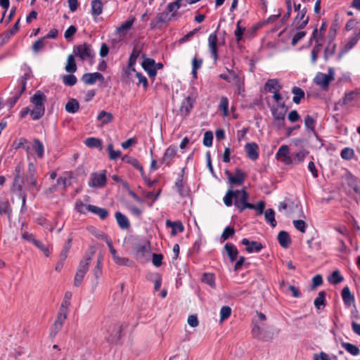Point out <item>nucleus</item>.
Here are the masks:
<instances>
[{"instance_id":"obj_1","label":"nucleus","mask_w":360,"mask_h":360,"mask_svg":"<svg viewBox=\"0 0 360 360\" xmlns=\"http://www.w3.org/2000/svg\"><path fill=\"white\" fill-rule=\"evenodd\" d=\"M24 163L18 162L13 172V181L11 190L18 194L30 192L35 195L41 188V186L38 184L36 167L30 162L26 172H24Z\"/></svg>"},{"instance_id":"obj_2","label":"nucleus","mask_w":360,"mask_h":360,"mask_svg":"<svg viewBox=\"0 0 360 360\" xmlns=\"http://www.w3.org/2000/svg\"><path fill=\"white\" fill-rule=\"evenodd\" d=\"M249 199V194L244 190H231L227 191L225 196L223 198L225 205L230 207L233 205V200H234L235 207L239 210L240 212H243L248 207H244L246 204H249L248 202Z\"/></svg>"},{"instance_id":"obj_3","label":"nucleus","mask_w":360,"mask_h":360,"mask_svg":"<svg viewBox=\"0 0 360 360\" xmlns=\"http://www.w3.org/2000/svg\"><path fill=\"white\" fill-rule=\"evenodd\" d=\"M32 77V70L30 68L25 69L24 74L18 81V87L15 89L14 95L8 98L6 101L10 108H12L18 102L21 95L26 89L27 81Z\"/></svg>"},{"instance_id":"obj_4","label":"nucleus","mask_w":360,"mask_h":360,"mask_svg":"<svg viewBox=\"0 0 360 360\" xmlns=\"http://www.w3.org/2000/svg\"><path fill=\"white\" fill-rule=\"evenodd\" d=\"M46 101V96L40 91H36L30 98V102L34 105L31 112V117L33 120H38L44 115Z\"/></svg>"},{"instance_id":"obj_5","label":"nucleus","mask_w":360,"mask_h":360,"mask_svg":"<svg viewBox=\"0 0 360 360\" xmlns=\"http://www.w3.org/2000/svg\"><path fill=\"white\" fill-rule=\"evenodd\" d=\"M68 309H65V306H60L56 319L51 328V336L55 337L56 334L61 330L65 321L68 317Z\"/></svg>"},{"instance_id":"obj_6","label":"nucleus","mask_w":360,"mask_h":360,"mask_svg":"<svg viewBox=\"0 0 360 360\" xmlns=\"http://www.w3.org/2000/svg\"><path fill=\"white\" fill-rule=\"evenodd\" d=\"M128 327L126 322L115 323L110 326L111 330L107 341L111 344L117 343L123 335L122 332Z\"/></svg>"},{"instance_id":"obj_7","label":"nucleus","mask_w":360,"mask_h":360,"mask_svg":"<svg viewBox=\"0 0 360 360\" xmlns=\"http://www.w3.org/2000/svg\"><path fill=\"white\" fill-rule=\"evenodd\" d=\"M73 53L82 60L92 58L94 56V50L89 44L84 43L74 46Z\"/></svg>"},{"instance_id":"obj_8","label":"nucleus","mask_w":360,"mask_h":360,"mask_svg":"<svg viewBox=\"0 0 360 360\" xmlns=\"http://www.w3.org/2000/svg\"><path fill=\"white\" fill-rule=\"evenodd\" d=\"M269 326L263 325L262 326L257 324L254 325L252 328V334L254 338L262 340L263 341H267L273 338V333L268 330Z\"/></svg>"},{"instance_id":"obj_9","label":"nucleus","mask_w":360,"mask_h":360,"mask_svg":"<svg viewBox=\"0 0 360 360\" xmlns=\"http://www.w3.org/2000/svg\"><path fill=\"white\" fill-rule=\"evenodd\" d=\"M333 69H329V74L318 72L314 79V83L320 86L322 89H326L328 86L329 84L333 80Z\"/></svg>"},{"instance_id":"obj_10","label":"nucleus","mask_w":360,"mask_h":360,"mask_svg":"<svg viewBox=\"0 0 360 360\" xmlns=\"http://www.w3.org/2000/svg\"><path fill=\"white\" fill-rule=\"evenodd\" d=\"M107 182L106 170L101 172H94L91 175V181L89 186L91 187H104Z\"/></svg>"},{"instance_id":"obj_11","label":"nucleus","mask_w":360,"mask_h":360,"mask_svg":"<svg viewBox=\"0 0 360 360\" xmlns=\"http://www.w3.org/2000/svg\"><path fill=\"white\" fill-rule=\"evenodd\" d=\"M226 174L228 176L230 184L232 185L241 186L247 176L246 174L238 168L236 169L234 175H232L229 171H226Z\"/></svg>"},{"instance_id":"obj_12","label":"nucleus","mask_w":360,"mask_h":360,"mask_svg":"<svg viewBox=\"0 0 360 360\" xmlns=\"http://www.w3.org/2000/svg\"><path fill=\"white\" fill-rule=\"evenodd\" d=\"M195 99L188 96L181 103L179 108V115L184 118L188 117L194 107Z\"/></svg>"},{"instance_id":"obj_13","label":"nucleus","mask_w":360,"mask_h":360,"mask_svg":"<svg viewBox=\"0 0 360 360\" xmlns=\"http://www.w3.org/2000/svg\"><path fill=\"white\" fill-rule=\"evenodd\" d=\"M217 32L210 34L208 37V46L211 56L216 61L218 59V45Z\"/></svg>"},{"instance_id":"obj_14","label":"nucleus","mask_w":360,"mask_h":360,"mask_svg":"<svg viewBox=\"0 0 360 360\" xmlns=\"http://www.w3.org/2000/svg\"><path fill=\"white\" fill-rule=\"evenodd\" d=\"M345 184L355 193L360 194V181L354 176L350 172L344 176Z\"/></svg>"},{"instance_id":"obj_15","label":"nucleus","mask_w":360,"mask_h":360,"mask_svg":"<svg viewBox=\"0 0 360 360\" xmlns=\"http://www.w3.org/2000/svg\"><path fill=\"white\" fill-rule=\"evenodd\" d=\"M241 244L245 245V250L248 253L259 252L263 248V245L257 241H250L248 238H243Z\"/></svg>"},{"instance_id":"obj_16","label":"nucleus","mask_w":360,"mask_h":360,"mask_svg":"<svg viewBox=\"0 0 360 360\" xmlns=\"http://www.w3.org/2000/svg\"><path fill=\"white\" fill-rule=\"evenodd\" d=\"M107 245L109 248L110 252L112 255L114 262L118 265L129 266L128 262L129 259L126 257H120L118 256L117 251L113 247L111 240H107Z\"/></svg>"},{"instance_id":"obj_17","label":"nucleus","mask_w":360,"mask_h":360,"mask_svg":"<svg viewBox=\"0 0 360 360\" xmlns=\"http://www.w3.org/2000/svg\"><path fill=\"white\" fill-rule=\"evenodd\" d=\"M177 153V147L176 146H169L164 153L161 159V163L167 166L171 165V160L174 158Z\"/></svg>"},{"instance_id":"obj_18","label":"nucleus","mask_w":360,"mask_h":360,"mask_svg":"<svg viewBox=\"0 0 360 360\" xmlns=\"http://www.w3.org/2000/svg\"><path fill=\"white\" fill-rule=\"evenodd\" d=\"M135 256L137 259H143L145 257L146 253H148L150 250V245L148 241H143L138 245H136L134 248Z\"/></svg>"},{"instance_id":"obj_19","label":"nucleus","mask_w":360,"mask_h":360,"mask_svg":"<svg viewBox=\"0 0 360 360\" xmlns=\"http://www.w3.org/2000/svg\"><path fill=\"white\" fill-rule=\"evenodd\" d=\"M247 156L252 161H255L259 158V146L256 143H247L245 146Z\"/></svg>"},{"instance_id":"obj_20","label":"nucleus","mask_w":360,"mask_h":360,"mask_svg":"<svg viewBox=\"0 0 360 360\" xmlns=\"http://www.w3.org/2000/svg\"><path fill=\"white\" fill-rule=\"evenodd\" d=\"M276 156L278 159H281V160L286 165H291L289 147L287 145L281 146L276 154Z\"/></svg>"},{"instance_id":"obj_21","label":"nucleus","mask_w":360,"mask_h":360,"mask_svg":"<svg viewBox=\"0 0 360 360\" xmlns=\"http://www.w3.org/2000/svg\"><path fill=\"white\" fill-rule=\"evenodd\" d=\"M229 74L232 76V80L234 85L237 87V93L241 95L244 91V78L241 77L239 75L236 74L233 70H228Z\"/></svg>"},{"instance_id":"obj_22","label":"nucleus","mask_w":360,"mask_h":360,"mask_svg":"<svg viewBox=\"0 0 360 360\" xmlns=\"http://www.w3.org/2000/svg\"><path fill=\"white\" fill-rule=\"evenodd\" d=\"M172 16L169 15L167 12L164 11L158 14L155 20H152L150 23V28L155 29L158 27V23L164 22L167 23L172 20Z\"/></svg>"},{"instance_id":"obj_23","label":"nucleus","mask_w":360,"mask_h":360,"mask_svg":"<svg viewBox=\"0 0 360 360\" xmlns=\"http://www.w3.org/2000/svg\"><path fill=\"white\" fill-rule=\"evenodd\" d=\"M86 210L98 216L101 220L105 219L109 215V212L106 209L96 205H87Z\"/></svg>"},{"instance_id":"obj_24","label":"nucleus","mask_w":360,"mask_h":360,"mask_svg":"<svg viewBox=\"0 0 360 360\" xmlns=\"http://www.w3.org/2000/svg\"><path fill=\"white\" fill-rule=\"evenodd\" d=\"M264 90L269 92L274 93V91H280L282 89V86L279 84L277 79H269L264 84Z\"/></svg>"},{"instance_id":"obj_25","label":"nucleus","mask_w":360,"mask_h":360,"mask_svg":"<svg viewBox=\"0 0 360 360\" xmlns=\"http://www.w3.org/2000/svg\"><path fill=\"white\" fill-rule=\"evenodd\" d=\"M184 177V169H182L181 174H179L178 178L175 182V186L176 188L177 192L181 197H186L188 195V191L185 188L184 186L183 181Z\"/></svg>"},{"instance_id":"obj_26","label":"nucleus","mask_w":360,"mask_h":360,"mask_svg":"<svg viewBox=\"0 0 360 360\" xmlns=\"http://www.w3.org/2000/svg\"><path fill=\"white\" fill-rule=\"evenodd\" d=\"M230 261L231 262H235L238 255V251L236 245L233 243H227L224 247Z\"/></svg>"},{"instance_id":"obj_27","label":"nucleus","mask_w":360,"mask_h":360,"mask_svg":"<svg viewBox=\"0 0 360 360\" xmlns=\"http://www.w3.org/2000/svg\"><path fill=\"white\" fill-rule=\"evenodd\" d=\"M122 160L133 166L141 172V176H143V168L136 158L125 155L122 158Z\"/></svg>"},{"instance_id":"obj_28","label":"nucleus","mask_w":360,"mask_h":360,"mask_svg":"<svg viewBox=\"0 0 360 360\" xmlns=\"http://www.w3.org/2000/svg\"><path fill=\"white\" fill-rule=\"evenodd\" d=\"M166 226L172 228L171 234L175 236L177 233H182L184 231V226L181 221H172L170 220L166 221Z\"/></svg>"},{"instance_id":"obj_29","label":"nucleus","mask_w":360,"mask_h":360,"mask_svg":"<svg viewBox=\"0 0 360 360\" xmlns=\"http://www.w3.org/2000/svg\"><path fill=\"white\" fill-rule=\"evenodd\" d=\"M115 217L120 229H128L130 227V222L124 214L120 212H117Z\"/></svg>"},{"instance_id":"obj_30","label":"nucleus","mask_w":360,"mask_h":360,"mask_svg":"<svg viewBox=\"0 0 360 360\" xmlns=\"http://www.w3.org/2000/svg\"><path fill=\"white\" fill-rule=\"evenodd\" d=\"M277 239L281 246L284 248H288L291 243L290 235L285 231H281L278 233Z\"/></svg>"},{"instance_id":"obj_31","label":"nucleus","mask_w":360,"mask_h":360,"mask_svg":"<svg viewBox=\"0 0 360 360\" xmlns=\"http://www.w3.org/2000/svg\"><path fill=\"white\" fill-rule=\"evenodd\" d=\"M342 297L344 304L347 307H350L352 304L354 302V297L351 293L349 288L348 286H345L343 288L342 290Z\"/></svg>"},{"instance_id":"obj_32","label":"nucleus","mask_w":360,"mask_h":360,"mask_svg":"<svg viewBox=\"0 0 360 360\" xmlns=\"http://www.w3.org/2000/svg\"><path fill=\"white\" fill-rule=\"evenodd\" d=\"M308 154H309V151L305 149H302V150H300L299 152L293 154V157L290 158L291 165L292 164L297 165V164L301 163L302 162L304 161L305 157Z\"/></svg>"},{"instance_id":"obj_33","label":"nucleus","mask_w":360,"mask_h":360,"mask_svg":"<svg viewBox=\"0 0 360 360\" xmlns=\"http://www.w3.org/2000/svg\"><path fill=\"white\" fill-rule=\"evenodd\" d=\"M91 15L97 17L103 12V4L101 0H93L91 4Z\"/></svg>"},{"instance_id":"obj_34","label":"nucleus","mask_w":360,"mask_h":360,"mask_svg":"<svg viewBox=\"0 0 360 360\" xmlns=\"http://www.w3.org/2000/svg\"><path fill=\"white\" fill-rule=\"evenodd\" d=\"M359 94L356 91H349L345 94V96L338 101V105H345L351 103Z\"/></svg>"},{"instance_id":"obj_35","label":"nucleus","mask_w":360,"mask_h":360,"mask_svg":"<svg viewBox=\"0 0 360 360\" xmlns=\"http://www.w3.org/2000/svg\"><path fill=\"white\" fill-rule=\"evenodd\" d=\"M93 254H94V252H91L89 254H86L84 256V259L80 261L77 269L83 270L84 271H85L86 273L89 270V266L91 263V261L92 259Z\"/></svg>"},{"instance_id":"obj_36","label":"nucleus","mask_w":360,"mask_h":360,"mask_svg":"<svg viewBox=\"0 0 360 360\" xmlns=\"http://www.w3.org/2000/svg\"><path fill=\"white\" fill-rule=\"evenodd\" d=\"M326 293L324 291H320L318 297L314 300V304L317 309L323 308L326 305Z\"/></svg>"},{"instance_id":"obj_37","label":"nucleus","mask_w":360,"mask_h":360,"mask_svg":"<svg viewBox=\"0 0 360 360\" xmlns=\"http://www.w3.org/2000/svg\"><path fill=\"white\" fill-rule=\"evenodd\" d=\"M32 149L34 150L39 158H42L44 157V147L40 140L37 139L34 140Z\"/></svg>"},{"instance_id":"obj_38","label":"nucleus","mask_w":360,"mask_h":360,"mask_svg":"<svg viewBox=\"0 0 360 360\" xmlns=\"http://www.w3.org/2000/svg\"><path fill=\"white\" fill-rule=\"evenodd\" d=\"M79 109V103L75 98H71L65 105V110L70 113H75Z\"/></svg>"},{"instance_id":"obj_39","label":"nucleus","mask_w":360,"mask_h":360,"mask_svg":"<svg viewBox=\"0 0 360 360\" xmlns=\"http://www.w3.org/2000/svg\"><path fill=\"white\" fill-rule=\"evenodd\" d=\"M85 145L91 148H101L102 141L98 138L89 137L85 139Z\"/></svg>"},{"instance_id":"obj_40","label":"nucleus","mask_w":360,"mask_h":360,"mask_svg":"<svg viewBox=\"0 0 360 360\" xmlns=\"http://www.w3.org/2000/svg\"><path fill=\"white\" fill-rule=\"evenodd\" d=\"M304 126L307 132L311 133L315 131L316 120L312 116L307 115L304 117Z\"/></svg>"},{"instance_id":"obj_41","label":"nucleus","mask_w":360,"mask_h":360,"mask_svg":"<svg viewBox=\"0 0 360 360\" xmlns=\"http://www.w3.org/2000/svg\"><path fill=\"white\" fill-rule=\"evenodd\" d=\"M97 120L101 121L102 124L104 125L111 122L113 120V116L112 113L102 110L98 115Z\"/></svg>"},{"instance_id":"obj_42","label":"nucleus","mask_w":360,"mask_h":360,"mask_svg":"<svg viewBox=\"0 0 360 360\" xmlns=\"http://www.w3.org/2000/svg\"><path fill=\"white\" fill-rule=\"evenodd\" d=\"M292 93L294 94L292 101L296 104H299L301 100L304 98V91L298 86H294L292 89Z\"/></svg>"},{"instance_id":"obj_43","label":"nucleus","mask_w":360,"mask_h":360,"mask_svg":"<svg viewBox=\"0 0 360 360\" xmlns=\"http://www.w3.org/2000/svg\"><path fill=\"white\" fill-rule=\"evenodd\" d=\"M341 345L347 352L353 356H357L360 354L359 348L355 345L343 342L341 343Z\"/></svg>"},{"instance_id":"obj_44","label":"nucleus","mask_w":360,"mask_h":360,"mask_svg":"<svg viewBox=\"0 0 360 360\" xmlns=\"http://www.w3.org/2000/svg\"><path fill=\"white\" fill-rule=\"evenodd\" d=\"M65 69L69 73H73L77 71V67L73 55L68 56Z\"/></svg>"},{"instance_id":"obj_45","label":"nucleus","mask_w":360,"mask_h":360,"mask_svg":"<svg viewBox=\"0 0 360 360\" xmlns=\"http://www.w3.org/2000/svg\"><path fill=\"white\" fill-rule=\"evenodd\" d=\"M359 39L360 38L356 34L352 37L342 48L340 55L344 54L352 49L356 44Z\"/></svg>"},{"instance_id":"obj_46","label":"nucleus","mask_w":360,"mask_h":360,"mask_svg":"<svg viewBox=\"0 0 360 360\" xmlns=\"http://www.w3.org/2000/svg\"><path fill=\"white\" fill-rule=\"evenodd\" d=\"M244 207H248V209L250 210H255L257 212V214L261 215L263 214L265 208V202L260 200L256 205L252 203L246 204Z\"/></svg>"},{"instance_id":"obj_47","label":"nucleus","mask_w":360,"mask_h":360,"mask_svg":"<svg viewBox=\"0 0 360 360\" xmlns=\"http://www.w3.org/2000/svg\"><path fill=\"white\" fill-rule=\"evenodd\" d=\"M71 243H72V238H69L64 245L60 255H59V259L62 262H65L66 258L68 257V252H70V248H71Z\"/></svg>"},{"instance_id":"obj_48","label":"nucleus","mask_w":360,"mask_h":360,"mask_svg":"<svg viewBox=\"0 0 360 360\" xmlns=\"http://www.w3.org/2000/svg\"><path fill=\"white\" fill-rule=\"evenodd\" d=\"M265 220L269 223L272 227H275L277 224L275 220V212L273 209H268L264 213Z\"/></svg>"},{"instance_id":"obj_49","label":"nucleus","mask_w":360,"mask_h":360,"mask_svg":"<svg viewBox=\"0 0 360 360\" xmlns=\"http://www.w3.org/2000/svg\"><path fill=\"white\" fill-rule=\"evenodd\" d=\"M134 20H135L134 18H133L132 19H129V20H127L126 22H124V23H122L120 26L117 27L116 32L117 34H120V37L124 36V34H122V32L124 30H128L131 28L132 25L134 22Z\"/></svg>"},{"instance_id":"obj_50","label":"nucleus","mask_w":360,"mask_h":360,"mask_svg":"<svg viewBox=\"0 0 360 360\" xmlns=\"http://www.w3.org/2000/svg\"><path fill=\"white\" fill-rule=\"evenodd\" d=\"M202 281L212 288H215V277L214 274L204 273L202 276Z\"/></svg>"},{"instance_id":"obj_51","label":"nucleus","mask_w":360,"mask_h":360,"mask_svg":"<svg viewBox=\"0 0 360 360\" xmlns=\"http://www.w3.org/2000/svg\"><path fill=\"white\" fill-rule=\"evenodd\" d=\"M63 82L65 85L68 86H72L76 84L77 82V77L72 73L68 75H64L62 77Z\"/></svg>"},{"instance_id":"obj_52","label":"nucleus","mask_w":360,"mask_h":360,"mask_svg":"<svg viewBox=\"0 0 360 360\" xmlns=\"http://www.w3.org/2000/svg\"><path fill=\"white\" fill-rule=\"evenodd\" d=\"M343 280L344 278L340 275L338 270L334 271L328 278V281L333 285H337L341 283Z\"/></svg>"},{"instance_id":"obj_53","label":"nucleus","mask_w":360,"mask_h":360,"mask_svg":"<svg viewBox=\"0 0 360 360\" xmlns=\"http://www.w3.org/2000/svg\"><path fill=\"white\" fill-rule=\"evenodd\" d=\"M235 233V229L233 226H227L224 229L222 234L221 235V242H224L229 238L232 237Z\"/></svg>"},{"instance_id":"obj_54","label":"nucleus","mask_w":360,"mask_h":360,"mask_svg":"<svg viewBox=\"0 0 360 360\" xmlns=\"http://www.w3.org/2000/svg\"><path fill=\"white\" fill-rule=\"evenodd\" d=\"M219 108L223 111V115L227 116L229 114V99L226 96H222L220 100Z\"/></svg>"},{"instance_id":"obj_55","label":"nucleus","mask_w":360,"mask_h":360,"mask_svg":"<svg viewBox=\"0 0 360 360\" xmlns=\"http://www.w3.org/2000/svg\"><path fill=\"white\" fill-rule=\"evenodd\" d=\"M81 79L84 84L92 85L96 82L95 72L85 73L82 75Z\"/></svg>"},{"instance_id":"obj_56","label":"nucleus","mask_w":360,"mask_h":360,"mask_svg":"<svg viewBox=\"0 0 360 360\" xmlns=\"http://www.w3.org/2000/svg\"><path fill=\"white\" fill-rule=\"evenodd\" d=\"M354 155V151L353 149L350 148H345L342 150L340 153V156L342 159L346 160H350L353 158Z\"/></svg>"},{"instance_id":"obj_57","label":"nucleus","mask_w":360,"mask_h":360,"mask_svg":"<svg viewBox=\"0 0 360 360\" xmlns=\"http://www.w3.org/2000/svg\"><path fill=\"white\" fill-rule=\"evenodd\" d=\"M45 46V39L44 37H41L37 40L32 45V51L34 53H37L41 50L44 49Z\"/></svg>"},{"instance_id":"obj_58","label":"nucleus","mask_w":360,"mask_h":360,"mask_svg":"<svg viewBox=\"0 0 360 360\" xmlns=\"http://www.w3.org/2000/svg\"><path fill=\"white\" fill-rule=\"evenodd\" d=\"M271 114L274 120L285 119L286 113L283 110H280L278 108H271Z\"/></svg>"},{"instance_id":"obj_59","label":"nucleus","mask_w":360,"mask_h":360,"mask_svg":"<svg viewBox=\"0 0 360 360\" xmlns=\"http://www.w3.org/2000/svg\"><path fill=\"white\" fill-rule=\"evenodd\" d=\"M108 154H109V158H110V160H117L121 155L120 150H114L113 145L112 143H110L108 146Z\"/></svg>"},{"instance_id":"obj_60","label":"nucleus","mask_w":360,"mask_h":360,"mask_svg":"<svg viewBox=\"0 0 360 360\" xmlns=\"http://www.w3.org/2000/svg\"><path fill=\"white\" fill-rule=\"evenodd\" d=\"M245 30V28L240 26V20L237 22L236 29L234 32L236 39L237 42H240L242 40L243 34Z\"/></svg>"},{"instance_id":"obj_61","label":"nucleus","mask_w":360,"mask_h":360,"mask_svg":"<svg viewBox=\"0 0 360 360\" xmlns=\"http://www.w3.org/2000/svg\"><path fill=\"white\" fill-rule=\"evenodd\" d=\"M231 314V308L229 306H223L220 310V321H223Z\"/></svg>"},{"instance_id":"obj_62","label":"nucleus","mask_w":360,"mask_h":360,"mask_svg":"<svg viewBox=\"0 0 360 360\" xmlns=\"http://www.w3.org/2000/svg\"><path fill=\"white\" fill-rule=\"evenodd\" d=\"M335 49H336V44H332V45H330V44H328V46H326L324 50V54H323L324 59L326 60H327L329 58V57L334 55L335 52Z\"/></svg>"},{"instance_id":"obj_63","label":"nucleus","mask_w":360,"mask_h":360,"mask_svg":"<svg viewBox=\"0 0 360 360\" xmlns=\"http://www.w3.org/2000/svg\"><path fill=\"white\" fill-rule=\"evenodd\" d=\"M213 134L211 131H207L204 134L203 144L207 147H210L212 145Z\"/></svg>"},{"instance_id":"obj_64","label":"nucleus","mask_w":360,"mask_h":360,"mask_svg":"<svg viewBox=\"0 0 360 360\" xmlns=\"http://www.w3.org/2000/svg\"><path fill=\"white\" fill-rule=\"evenodd\" d=\"M136 76L139 79V82L137 83V85L142 84L143 89L145 90H146L148 86V82L147 78L141 72H137L136 73Z\"/></svg>"}]
</instances>
